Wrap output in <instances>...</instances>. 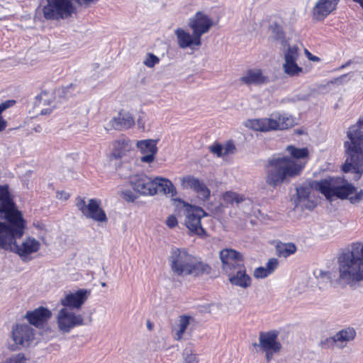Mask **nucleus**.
<instances>
[{
	"label": "nucleus",
	"instance_id": "obj_1",
	"mask_svg": "<svg viewBox=\"0 0 363 363\" xmlns=\"http://www.w3.org/2000/svg\"><path fill=\"white\" fill-rule=\"evenodd\" d=\"M26 225L8 186H0V251L15 252L23 261L30 259L31 255L40 250L41 243L30 235L25 237L19 244L17 242L24 235Z\"/></svg>",
	"mask_w": 363,
	"mask_h": 363
},
{
	"label": "nucleus",
	"instance_id": "obj_2",
	"mask_svg": "<svg viewBox=\"0 0 363 363\" xmlns=\"http://www.w3.org/2000/svg\"><path fill=\"white\" fill-rule=\"evenodd\" d=\"M286 150L291 157H280L269 160L266 168V183L277 187L284 182H288L291 178L298 176L303 171L306 162L303 161L308 155L306 147L296 148L288 146Z\"/></svg>",
	"mask_w": 363,
	"mask_h": 363
},
{
	"label": "nucleus",
	"instance_id": "obj_3",
	"mask_svg": "<svg viewBox=\"0 0 363 363\" xmlns=\"http://www.w3.org/2000/svg\"><path fill=\"white\" fill-rule=\"evenodd\" d=\"M337 264L340 284L357 286L363 283V242L352 243L339 255Z\"/></svg>",
	"mask_w": 363,
	"mask_h": 363
},
{
	"label": "nucleus",
	"instance_id": "obj_4",
	"mask_svg": "<svg viewBox=\"0 0 363 363\" xmlns=\"http://www.w3.org/2000/svg\"><path fill=\"white\" fill-rule=\"evenodd\" d=\"M347 134L349 141L345 147L349 157L342 169L344 172H354L358 179L363 173V118L350 127Z\"/></svg>",
	"mask_w": 363,
	"mask_h": 363
},
{
	"label": "nucleus",
	"instance_id": "obj_5",
	"mask_svg": "<svg viewBox=\"0 0 363 363\" xmlns=\"http://www.w3.org/2000/svg\"><path fill=\"white\" fill-rule=\"evenodd\" d=\"M172 272L179 277L199 276L208 266L191 254L186 248L172 247L168 256Z\"/></svg>",
	"mask_w": 363,
	"mask_h": 363
},
{
	"label": "nucleus",
	"instance_id": "obj_6",
	"mask_svg": "<svg viewBox=\"0 0 363 363\" xmlns=\"http://www.w3.org/2000/svg\"><path fill=\"white\" fill-rule=\"evenodd\" d=\"M340 178H329L314 182L313 186L323 194L328 199L336 196L347 199L352 204H357L363 201V189L357 190L352 184L345 182L341 184Z\"/></svg>",
	"mask_w": 363,
	"mask_h": 363
},
{
	"label": "nucleus",
	"instance_id": "obj_7",
	"mask_svg": "<svg viewBox=\"0 0 363 363\" xmlns=\"http://www.w3.org/2000/svg\"><path fill=\"white\" fill-rule=\"evenodd\" d=\"M296 123V118L292 115L274 112L269 118L247 120L245 122V125L255 131L269 132L286 130L293 127Z\"/></svg>",
	"mask_w": 363,
	"mask_h": 363
},
{
	"label": "nucleus",
	"instance_id": "obj_8",
	"mask_svg": "<svg viewBox=\"0 0 363 363\" xmlns=\"http://www.w3.org/2000/svg\"><path fill=\"white\" fill-rule=\"evenodd\" d=\"M40 9L46 20L59 21L70 17L76 8L72 0H45Z\"/></svg>",
	"mask_w": 363,
	"mask_h": 363
},
{
	"label": "nucleus",
	"instance_id": "obj_9",
	"mask_svg": "<svg viewBox=\"0 0 363 363\" xmlns=\"http://www.w3.org/2000/svg\"><path fill=\"white\" fill-rule=\"evenodd\" d=\"M178 213L185 215L184 225L191 234L203 236L206 234L203 228L201 219L207 216V213L199 206L181 201L177 207Z\"/></svg>",
	"mask_w": 363,
	"mask_h": 363
},
{
	"label": "nucleus",
	"instance_id": "obj_10",
	"mask_svg": "<svg viewBox=\"0 0 363 363\" xmlns=\"http://www.w3.org/2000/svg\"><path fill=\"white\" fill-rule=\"evenodd\" d=\"M100 206L101 201L95 199H90L86 203L84 199L79 198L76 202L77 208L86 218L99 223H106L107 216Z\"/></svg>",
	"mask_w": 363,
	"mask_h": 363
},
{
	"label": "nucleus",
	"instance_id": "obj_11",
	"mask_svg": "<svg viewBox=\"0 0 363 363\" xmlns=\"http://www.w3.org/2000/svg\"><path fill=\"white\" fill-rule=\"evenodd\" d=\"M56 322L59 331L62 333H68L72 329L84 325L82 315L64 307L59 310L56 315Z\"/></svg>",
	"mask_w": 363,
	"mask_h": 363
},
{
	"label": "nucleus",
	"instance_id": "obj_12",
	"mask_svg": "<svg viewBox=\"0 0 363 363\" xmlns=\"http://www.w3.org/2000/svg\"><path fill=\"white\" fill-rule=\"evenodd\" d=\"M278 333L276 331L261 332L259 335V343H254L255 347H259L266 354V359L270 361L274 354L281 350V344L278 341Z\"/></svg>",
	"mask_w": 363,
	"mask_h": 363
},
{
	"label": "nucleus",
	"instance_id": "obj_13",
	"mask_svg": "<svg viewBox=\"0 0 363 363\" xmlns=\"http://www.w3.org/2000/svg\"><path fill=\"white\" fill-rule=\"evenodd\" d=\"M189 28L198 36L208 33L215 25L214 20L203 11H197L188 20Z\"/></svg>",
	"mask_w": 363,
	"mask_h": 363
},
{
	"label": "nucleus",
	"instance_id": "obj_14",
	"mask_svg": "<svg viewBox=\"0 0 363 363\" xmlns=\"http://www.w3.org/2000/svg\"><path fill=\"white\" fill-rule=\"evenodd\" d=\"M130 184L133 189L140 195L153 196L156 194L155 178L152 179L144 174H138L130 177Z\"/></svg>",
	"mask_w": 363,
	"mask_h": 363
},
{
	"label": "nucleus",
	"instance_id": "obj_15",
	"mask_svg": "<svg viewBox=\"0 0 363 363\" xmlns=\"http://www.w3.org/2000/svg\"><path fill=\"white\" fill-rule=\"evenodd\" d=\"M183 189H191L199 199L206 201L211 195V191L206 184L192 175H186L179 179Z\"/></svg>",
	"mask_w": 363,
	"mask_h": 363
},
{
	"label": "nucleus",
	"instance_id": "obj_16",
	"mask_svg": "<svg viewBox=\"0 0 363 363\" xmlns=\"http://www.w3.org/2000/svg\"><path fill=\"white\" fill-rule=\"evenodd\" d=\"M219 257L222 263V269L225 273L230 272L244 264L242 255L231 248L222 250L219 253Z\"/></svg>",
	"mask_w": 363,
	"mask_h": 363
},
{
	"label": "nucleus",
	"instance_id": "obj_17",
	"mask_svg": "<svg viewBox=\"0 0 363 363\" xmlns=\"http://www.w3.org/2000/svg\"><path fill=\"white\" fill-rule=\"evenodd\" d=\"M177 39V43L181 49L196 50L201 45V38L194 31L190 33L188 30L177 28L174 31Z\"/></svg>",
	"mask_w": 363,
	"mask_h": 363
},
{
	"label": "nucleus",
	"instance_id": "obj_18",
	"mask_svg": "<svg viewBox=\"0 0 363 363\" xmlns=\"http://www.w3.org/2000/svg\"><path fill=\"white\" fill-rule=\"evenodd\" d=\"M34 330L27 324H17L12 330V339L16 345L28 347L34 340Z\"/></svg>",
	"mask_w": 363,
	"mask_h": 363
},
{
	"label": "nucleus",
	"instance_id": "obj_19",
	"mask_svg": "<svg viewBox=\"0 0 363 363\" xmlns=\"http://www.w3.org/2000/svg\"><path fill=\"white\" fill-rule=\"evenodd\" d=\"M340 0H317L312 10V18L317 21H323L336 10Z\"/></svg>",
	"mask_w": 363,
	"mask_h": 363
},
{
	"label": "nucleus",
	"instance_id": "obj_20",
	"mask_svg": "<svg viewBox=\"0 0 363 363\" xmlns=\"http://www.w3.org/2000/svg\"><path fill=\"white\" fill-rule=\"evenodd\" d=\"M89 295V291L86 289H79L75 292L66 294L60 299V303L64 308L73 309H80L86 302Z\"/></svg>",
	"mask_w": 363,
	"mask_h": 363
},
{
	"label": "nucleus",
	"instance_id": "obj_21",
	"mask_svg": "<svg viewBox=\"0 0 363 363\" xmlns=\"http://www.w3.org/2000/svg\"><path fill=\"white\" fill-rule=\"evenodd\" d=\"M157 140L152 139L137 141L136 147L143 155L140 157L142 162L150 164L154 162L157 153Z\"/></svg>",
	"mask_w": 363,
	"mask_h": 363
},
{
	"label": "nucleus",
	"instance_id": "obj_22",
	"mask_svg": "<svg viewBox=\"0 0 363 363\" xmlns=\"http://www.w3.org/2000/svg\"><path fill=\"white\" fill-rule=\"evenodd\" d=\"M228 277L229 282L233 285L242 289H247L251 286V277L247 274L245 264L225 273Z\"/></svg>",
	"mask_w": 363,
	"mask_h": 363
},
{
	"label": "nucleus",
	"instance_id": "obj_23",
	"mask_svg": "<svg viewBox=\"0 0 363 363\" xmlns=\"http://www.w3.org/2000/svg\"><path fill=\"white\" fill-rule=\"evenodd\" d=\"M293 201L296 208L301 209H313L315 203L311 196V188L309 186H298L296 193L293 197Z\"/></svg>",
	"mask_w": 363,
	"mask_h": 363
},
{
	"label": "nucleus",
	"instance_id": "obj_24",
	"mask_svg": "<svg viewBox=\"0 0 363 363\" xmlns=\"http://www.w3.org/2000/svg\"><path fill=\"white\" fill-rule=\"evenodd\" d=\"M133 150L132 142L128 138H121L111 143V155L115 159H122L129 156Z\"/></svg>",
	"mask_w": 363,
	"mask_h": 363
},
{
	"label": "nucleus",
	"instance_id": "obj_25",
	"mask_svg": "<svg viewBox=\"0 0 363 363\" xmlns=\"http://www.w3.org/2000/svg\"><path fill=\"white\" fill-rule=\"evenodd\" d=\"M240 81L248 85H261L269 82L268 77L263 74L259 68L249 69L240 77Z\"/></svg>",
	"mask_w": 363,
	"mask_h": 363
},
{
	"label": "nucleus",
	"instance_id": "obj_26",
	"mask_svg": "<svg viewBox=\"0 0 363 363\" xmlns=\"http://www.w3.org/2000/svg\"><path fill=\"white\" fill-rule=\"evenodd\" d=\"M51 315L52 313L48 308L41 306L34 311H28L26 318L31 325L40 327L51 318Z\"/></svg>",
	"mask_w": 363,
	"mask_h": 363
},
{
	"label": "nucleus",
	"instance_id": "obj_27",
	"mask_svg": "<svg viewBox=\"0 0 363 363\" xmlns=\"http://www.w3.org/2000/svg\"><path fill=\"white\" fill-rule=\"evenodd\" d=\"M135 124L132 115L126 111H120L116 117L112 118L109 125L116 130H124L132 127Z\"/></svg>",
	"mask_w": 363,
	"mask_h": 363
},
{
	"label": "nucleus",
	"instance_id": "obj_28",
	"mask_svg": "<svg viewBox=\"0 0 363 363\" xmlns=\"http://www.w3.org/2000/svg\"><path fill=\"white\" fill-rule=\"evenodd\" d=\"M194 321V318L191 315H179L175 322L173 328V333H174V339L180 340L184 333L186 332L188 327Z\"/></svg>",
	"mask_w": 363,
	"mask_h": 363
},
{
	"label": "nucleus",
	"instance_id": "obj_29",
	"mask_svg": "<svg viewBox=\"0 0 363 363\" xmlns=\"http://www.w3.org/2000/svg\"><path fill=\"white\" fill-rule=\"evenodd\" d=\"M356 336L353 328H347L337 332L333 337L336 346L339 348L345 347L348 342L352 341Z\"/></svg>",
	"mask_w": 363,
	"mask_h": 363
},
{
	"label": "nucleus",
	"instance_id": "obj_30",
	"mask_svg": "<svg viewBox=\"0 0 363 363\" xmlns=\"http://www.w3.org/2000/svg\"><path fill=\"white\" fill-rule=\"evenodd\" d=\"M155 189L156 194L159 190L164 194H168L171 196H174L177 194V190L172 182L164 177H155Z\"/></svg>",
	"mask_w": 363,
	"mask_h": 363
},
{
	"label": "nucleus",
	"instance_id": "obj_31",
	"mask_svg": "<svg viewBox=\"0 0 363 363\" xmlns=\"http://www.w3.org/2000/svg\"><path fill=\"white\" fill-rule=\"evenodd\" d=\"M276 250L279 257L286 258L294 255L296 252L297 247L292 242H279L277 244Z\"/></svg>",
	"mask_w": 363,
	"mask_h": 363
},
{
	"label": "nucleus",
	"instance_id": "obj_32",
	"mask_svg": "<svg viewBox=\"0 0 363 363\" xmlns=\"http://www.w3.org/2000/svg\"><path fill=\"white\" fill-rule=\"evenodd\" d=\"M199 359L191 347H186L182 353V363H199Z\"/></svg>",
	"mask_w": 363,
	"mask_h": 363
},
{
	"label": "nucleus",
	"instance_id": "obj_33",
	"mask_svg": "<svg viewBox=\"0 0 363 363\" xmlns=\"http://www.w3.org/2000/svg\"><path fill=\"white\" fill-rule=\"evenodd\" d=\"M283 68L285 73L290 76L298 75L303 72L302 67L298 66L296 61L284 62Z\"/></svg>",
	"mask_w": 363,
	"mask_h": 363
},
{
	"label": "nucleus",
	"instance_id": "obj_34",
	"mask_svg": "<svg viewBox=\"0 0 363 363\" xmlns=\"http://www.w3.org/2000/svg\"><path fill=\"white\" fill-rule=\"evenodd\" d=\"M242 196L235 192L227 191L223 195V201L228 203L240 205Z\"/></svg>",
	"mask_w": 363,
	"mask_h": 363
},
{
	"label": "nucleus",
	"instance_id": "obj_35",
	"mask_svg": "<svg viewBox=\"0 0 363 363\" xmlns=\"http://www.w3.org/2000/svg\"><path fill=\"white\" fill-rule=\"evenodd\" d=\"M298 57V48L296 45L289 46L284 52V62L296 61Z\"/></svg>",
	"mask_w": 363,
	"mask_h": 363
},
{
	"label": "nucleus",
	"instance_id": "obj_36",
	"mask_svg": "<svg viewBox=\"0 0 363 363\" xmlns=\"http://www.w3.org/2000/svg\"><path fill=\"white\" fill-rule=\"evenodd\" d=\"M245 214L250 215L252 212L253 203L252 201L242 196V201H240V205H237Z\"/></svg>",
	"mask_w": 363,
	"mask_h": 363
},
{
	"label": "nucleus",
	"instance_id": "obj_37",
	"mask_svg": "<svg viewBox=\"0 0 363 363\" xmlns=\"http://www.w3.org/2000/svg\"><path fill=\"white\" fill-rule=\"evenodd\" d=\"M315 276L318 279L325 283H331L333 280L332 273L327 271L318 269L315 272Z\"/></svg>",
	"mask_w": 363,
	"mask_h": 363
},
{
	"label": "nucleus",
	"instance_id": "obj_38",
	"mask_svg": "<svg viewBox=\"0 0 363 363\" xmlns=\"http://www.w3.org/2000/svg\"><path fill=\"white\" fill-rule=\"evenodd\" d=\"M270 30L272 32V36L275 40H280L281 43L285 46V41L282 39L284 36L283 31L281 28L277 26V24H274L273 26H271Z\"/></svg>",
	"mask_w": 363,
	"mask_h": 363
},
{
	"label": "nucleus",
	"instance_id": "obj_39",
	"mask_svg": "<svg viewBox=\"0 0 363 363\" xmlns=\"http://www.w3.org/2000/svg\"><path fill=\"white\" fill-rule=\"evenodd\" d=\"M160 62V59L157 56L153 55L152 53H147L144 60L143 64L150 68L153 67L155 65L158 64Z\"/></svg>",
	"mask_w": 363,
	"mask_h": 363
},
{
	"label": "nucleus",
	"instance_id": "obj_40",
	"mask_svg": "<svg viewBox=\"0 0 363 363\" xmlns=\"http://www.w3.org/2000/svg\"><path fill=\"white\" fill-rule=\"evenodd\" d=\"M27 358L26 357L25 354L23 353H18L11 355V357H8L6 360V363H26L27 362Z\"/></svg>",
	"mask_w": 363,
	"mask_h": 363
},
{
	"label": "nucleus",
	"instance_id": "obj_41",
	"mask_svg": "<svg viewBox=\"0 0 363 363\" xmlns=\"http://www.w3.org/2000/svg\"><path fill=\"white\" fill-rule=\"evenodd\" d=\"M350 74H342L337 78H335L328 82L329 84L341 85L350 81Z\"/></svg>",
	"mask_w": 363,
	"mask_h": 363
},
{
	"label": "nucleus",
	"instance_id": "obj_42",
	"mask_svg": "<svg viewBox=\"0 0 363 363\" xmlns=\"http://www.w3.org/2000/svg\"><path fill=\"white\" fill-rule=\"evenodd\" d=\"M269 272L264 267H260L255 269L254 277L257 279H264L269 275Z\"/></svg>",
	"mask_w": 363,
	"mask_h": 363
},
{
	"label": "nucleus",
	"instance_id": "obj_43",
	"mask_svg": "<svg viewBox=\"0 0 363 363\" xmlns=\"http://www.w3.org/2000/svg\"><path fill=\"white\" fill-rule=\"evenodd\" d=\"M52 99V94H50L47 92H43L39 96L40 104L41 105H50Z\"/></svg>",
	"mask_w": 363,
	"mask_h": 363
},
{
	"label": "nucleus",
	"instance_id": "obj_44",
	"mask_svg": "<svg viewBox=\"0 0 363 363\" xmlns=\"http://www.w3.org/2000/svg\"><path fill=\"white\" fill-rule=\"evenodd\" d=\"M278 264L279 263L277 259L272 258L268 260L264 267L271 274L277 269V267H278Z\"/></svg>",
	"mask_w": 363,
	"mask_h": 363
},
{
	"label": "nucleus",
	"instance_id": "obj_45",
	"mask_svg": "<svg viewBox=\"0 0 363 363\" xmlns=\"http://www.w3.org/2000/svg\"><path fill=\"white\" fill-rule=\"evenodd\" d=\"M165 224L169 228H174L178 225V220L174 215H169L165 221Z\"/></svg>",
	"mask_w": 363,
	"mask_h": 363
},
{
	"label": "nucleus",
	"instance_id": "obj_46",
	"mask_svg": "<svg viewBox=\"0 0 363 363\" xmlns=\"http://www.w3.org/2000/svg\"><path fill=\"white\" fill-rule=\"evenodd\" d=\"M223 156L233 153L235 150L234 144L231 142H228L225 145H223Z\"/></svg>",
	"mask_w": 363,
	"mask_h": 363
},
{
	"label": "nucleus",
	"instance_id": "obj_47",
	"mask_svg": "<svg viewBox=\"0 0 363 363\" xmlns=\"http://www.w3.org/2000/svg\"><path fill=\"white\" fill-rule=\"evenodd\" d=\"M210 150L212 153L216 155L218 157L223 156V145H220L219 144H215L210 147Z\"/></svg>",
	"mask_w": 363,
	"mask_h": 363
},
{
	"label": "nucleus",
	"instance_id": "obj_48",
	"mask_svg": "<svg viewBox=\"0 0 363 363\" xmlns=\"http://www.w3.org/2000/svg\"><path fill=\"white\" fill-rule=\"evenodd\" d=\"M15 104V101L13 100H8L0 104V117L1 116V113L6 111L7 108L11 107Z\"/></svg>",
	"mask_w": 363,
	"mask_h": 363
},
{
	"label": "nucleus",
	"instance_id": "obj_49",
	"mask_svg": "<svg viewBox=\"0 0 363 363\" xmlns=\"http://www.w3.org/2000/svg\"><path fill=\"white\" fill-rule=\"evenodd\" d=\"M15 104V101L13 100H8L0 104V117L1 116V113L6 111L7 108L11 107Z\"/></svg>",
	"mask_w": 363,
	"mask_h": 363
},
{
	"label": "nucleus",
	"instance_id": "obj_50",
	"mask_svg": "<svg viewBox=\"0 0 363 363\" xmlns=\"http://www.w3.org/2000/svg\"><path fill=\"white\" fill-rule=\"evenodd\" d=\"M79 6H89L92 3H95L99 0H74Z\"/></svg>",
	"mask_w": 363,
	"mask_h": 363
},
{
	"label": "nucleus",
	"instance_id": "obj_51",
	"mask_svg": "<svg viewBox=\"0 0 363 363\" xmlns=\"http://www.w3.org/2000/svg\"><path fill=\"white\" fill-rule=\"evenodd\" d=\"M57 197L59 199H62V200H67L69 199V194L67 192H58L57 193Z\"/></svg>",
	"mask_w": 363,
	"mask_h": 363
},
{
	"label": "nucleus",
	"instance_id": "obj_52",
	"mask_svg": "<svg viewBox=\"0 0 363 363\" xmlns=\"http://www.w3.org/2000/svg\"><path fill=\"white\" fill-rule=\"evenodd\" d=\"M7 126L6 121L3 118V117H0V132L5 130Z\"/></svg>",
	"mask_w": 363,
	"mask_h": 363
},
{
	"label": "nucleus",
	"instance_id": "obj_53",
	"mask_svg": "<svg viewBox=\"0 0 363 363\" xmlns=\"http://www.w3.org/2000/svg\"><path fill=\"white\" fill-rule=\"evenodd\" d=\"M55 108V106H52V108H44L41 111H40V114L41 115H47V114H50L53 108Z\"/></svg>",
	"mask_w": 363,
	"mask_h": 363
},
{
	"label": "nucleus",
	"instance_id": "obj_54",
	"mask_svg": "<svg viewBox=\"0 0 363 363\" xmlns=\"http://www.w3.org/2000/svg\"><path fill=\"white\" fill-rule=\"evenodd\" d=\"M351 62H351V60H349V61H347L346 63H345V64L342 65H341L339 68H337V70H339V71H340V70H342V69H343L346 68L347 67H348V66L351 64Z\"/></svg>",
	"mask_w": 363,
	"mask_h": 363
},
{
	"label": "nucleus",
	"instance_id": "obj_55",
	"mask_svg": "<svg viewBox=\"0 0 363 363\" xmlns=\"http://www.w3.org/2000/svg\"><path fill=\"white\" fill-rule=\"evenodd\" d=\"M35 226L37 228L40 229V230H44L45 229V225H43V224H36V225H35Z\"/></svg>",
	"mask_w": 363,
	"mask_h": 363
},
{
	"label": "nucleus",
	"instance_id": "obj_56",
	"mask_svg": "<svg viewBox=\"0 0 363 363\" xmlns=\"http://www.w3.org/2000/svg\"><path fill=\"white\" fill-rule=\"evenodd\" d=\"M354 2L358 3L363 9V0H353Z\"/></svg>",
	"mask_w": 363,
	"mask_h": 363
},
{
	"label": "nucleus",
	"instance_id": "obj_57",
	"mask_svg": "<svg viewBox=\"0 0 363 363\" xmlns=\"http://www.w3.org/2000/svg\"><path fill=\"white\" fill-rule=\"evenodd\" d=\"M31 174H32V171H30V170H29L26 172V174H28V176H30Z\"/></svg>",
	"mask_w": 363,
	"mask_h": 363
},
{
	"label": "nucleus",
	"instance_id": "obj_58",
	"mask_svg": "<svg viewBox=\"0 0 363 363\" xmlns=\"http://www.w3.org/2000/svg\"><path fill=\"white\" fill-rule=\"evenodd\" d=\"M311 60H318V57H313L312 58H311Z\"/></svg>",
	"mask_w": 363,
	"mask_h": 363
},
{
	"label": "nucleus",
	"instance_id": "obj_59",
	"mask_svg": "<svg viewBox=\"0 0 363 363\" xmlns=\"http://www.w3.org/2000/svg\"><path fill=\"white\" fill-rule=\"evenodd\" d=\"M71 87H72V84H71L69 86L66 87V88H65V90H66V91H68V89H69V88H71Z\"/></svg>",
	"mask_w": 363,
	"mask_h": 363
},
{
	"label": "nucleus",
	"instance_id": "obj_60",
	"mask_svg": "<svg viewBox=\"0 0 363 363\" xmlns=\"http://www.w3.org/2000/svg\"><path fill=\"white\" fill-rule=\"evenodd\" d=\"M147 327L149 329H151V324L150 323H147Z\"/></svg>",
	"mask_w": 363,
	"mask_h": 363
}]
</instances>
